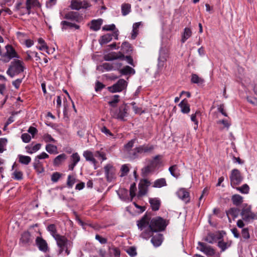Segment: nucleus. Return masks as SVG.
<instances>
[{"instance_id":"338daca9","label":"nucleus","mask_w":257,"mask_h":257,"mask_svg":"<svg viewBox=\"0 0 257 257\" xmlns=\"http://www.w3.org/2000/svg\"><path fill=\"white\" fill-rule=\"evenodd\" d=\"M120 170L121 172V176L122 177V176H125L129 172L128 166L126 164L123 165L121 167Z\"/></svg>"},{"instance_id":"37998d69","label":"nucleus","mask_w":257,"mask_h":257,"mask_svg":"<svg viewBox=\"0 0 257 257\" xmlns=\"http://www.w3.org/2000/svg\"><path fill=\"white\" fill-rule=\"evenodd\" d=\"M18 158L19 162L22 164L28 165L31 161V158L29 156L19 155Z\"/></svg>"},{"instance_id":"c9c22d12","label":"nucleus","mask_w":257,"mask_h":257,"mask_svg":"<svg viewBox=\"0 0 257 257\" xmlns=\"http://www.w3.org/2000/svg\"><path fill=\"white\" fill-rule=\"evenodd\" d=\"M191 81L192 83L197 84L199 85H202L204 83V79L199 77V76L196 74H192Z\"/></svg>"},{"instance_id":"a19ab883","label":"nucleus","mask_w":257,"mask_h":257,"mask_svg":"<svg viewBox=\"0 0 257 257\" xmlns=\"http://www.w3.org/2000/svg\"><path fill=\"white\" fill-rule=\"evenodd\" d=\"M121 52L123 54V53H128L132 51L131 44L127 42H124L122 43L121 46Z\"/></svg>"},{"instance_id":"6e6552de","label":"nucleus","mask_w":257,"mask_h":257,"mask_svg":"<svg viewBox=\"0 0 257 257\" xmlns=\"http://www.w3.org/2000/svg\"><path fill=\"white\" fill-rule=\"evenodd\" d=\"M160 156H156L152 160L147 161V165L142 169L144 174H147L153 171L160 163Z\"/></svg>"},{"instance_id":"412c9836","label":"nucleus","mask_w":257,"mask_h":257,"mask_svg":"<svg viewBox=\"0 0 257 257\" xmlns=\"http://www.w3.org/2000/svg\"><path fill=\"white\" fill-rule=\"evenodd\" d=\"M71 162L68 166L70 170H73L75 166L80 160V157L77 153H74L70 157Z\"/></svg>"},{"instance_id":"69168bd1","label":"nucleus","mask_w":257,"mask_h":257,"mask_svg":"<svg viewBox=\"0 0 257 257\" xmlns=\"http://www.w3.org/2000/svg\"><path fill=\"white\" fill-rule=\"evenodd\" d=\"M22 141L26 143H29L31 140V137L27 133L23 134L21 136Z\"/></svg>"},{"instance_id":"3c124183","label":"nucleus","mask_w":257,"mask_h":257,"mask_svg":"<svg viewBox=\"0 0 257 257\" xmlns=\"http://www.w3.org/2000/svg\"><path fill=\"white\" fill-rule=\"evenodd\" d=\"M119 96L118 95H114L113 96L112 99L108 102V104L112 107H115L119 101Z\"/></svg>"},{"instance_id":"20e7f679","label":"nucleus","mask_w":257,"mask_h":257,"mask_svg":"<svg viewBox=\"0 0 257 257\" xmlns=\"http://www.w3.org/2000/svg\"><path fill=\"white\" fill-rule=\"evenodd\" d=\"M153 149L154 147L152 145H144L140 146L131 151L130 153V157L135 159L138 157L139 154L150 152Z\"/></svg>"},{"instance_id":"f3484780","label":"nucleus","mask_w":257,"mask_h":257,"mask_svg":"<svg viewBox=\"0 0 257 257\" xmlns=\"http://www.w3.org/2000/svg\"><path fill=\"white\" fill-rule=\"evenodd\" d=\"M199 246L197 248L204 252L207 255H212L214 253V250L210 246L206 245L205 243L201 242H198Z\"/></svg>"},{"instance_id":"c03bdc74","label":"nucleus","mask_w":257,"mask_h":257,"mask_svg":"<svg viewBox=\"0 0 257 257\" xmlns=\"http://www.w3.org/2000/svg\"><path fill=\"white\" fill-rule=\"evenodd\" d=\"M167 185L165 179L161 178L157 179L154 182L153 187L156 188H161Z\"/></svg>"},{"instance_id":"4c0bfd02","label":"nucleus","mask_w":257,"mask_h":257,"mask_svg":"<svg viewBox=\"0 0 257 257\" xmlns=\"http://www.w3.org/2000/svg\"><path fill=\"white\" fill-rule=\"evenodd\" d=\"M33 166L38 173H41L44 171V169L42 163L40 161H38L37 159H35Z\"/></svg>"},{"instance_id":"e2e57ef3","label":"nucleus","mask_w":257,"mask_h":257,"mask_svg":"<svg viewBox=\"0 0 257 257\" xmlns=\"http://www.w3.org/2000/svg\"><path fill=\"white\" fill-rule=\"evenodd\" d=\"M101 67L106 71H111L113 70L114 67L113 65L111 63H104L101 65Z\"/></svg>"},{"instance_id":"6ab92c4d","label":"nucleus","mask_w":257,"mask_h":257,"mask_svg":"<svg viewBox=\"0 0 257 257\" xmlns=\"http://www.w3.org/2000/svg\"><path fill=\"white\" fill-rule=\"evenodd\" d=\"M124 57V54L119 52L118 53L112 52L105 55L104 57V59L105 61H113L116 59H122Z\"/></svg>"},{"instance_id":"2f4dec72","label":"nucleus","mask_w":257,"mask_h":257,"mask_svg":"<svg viewBox=\"0 0 257 257\" xmlns=\"http://www.w3.org/2000/svg\"><path fill=\"white\" fill-rule=\"evenodd\" d=\"M67 159L66 154L63 153L57 156L54 160L53 165L55 166H60Z\"/></svg>"},{"instance_id":"72a5a7b5","label":"nucleus","mask_w":257,"mask_h":257,"mask_svg":"<svg viewBox=\"0 0 257 257\" xmlns=\"http://www.w3.org/2000/svg\"><path fill=\"white\" fill-rule=\"evenodd\" d=\"M41 147V144H37L32 146V145H28L25 147L27 152L30 154H32L38 151H39Z\"/></svg>"},{"instance_id":"9d476101","label":"nucleus","mask_w":257,"mask_h":257,"mask_svg":"<svg viewBox=\"0 0 257 257\" xmlns=\"http://www.w3.org/2000/svg\"><path fill=\"white\" fill-rule=\"evenodd\" d=\"M110 114L115 118L124 120V118L126 116L127 109L124 106H121L118 109H111Z\"/></svg>"},{"instance_id":"09e8293b","label":"nucleus","mask_w":257,"mask_h":257,"mask_svg":"<svg viewBox=\"0 0 257 257\" xmlns=\"http://www.w3.org/2000/svg\"><path fill=\"white\" fill-rule=\"evenodd\" d=\"M38 43L40 44V46L38 47L39 49L42 51H46L47 53H48L47 51L48 47L42 38L38 39Z\"/></svg>"},{"instance_id":"4d7b16f0","label":"nucleus","mask_w":257,"mask_h":257,"mask_svg":"<svg viewBox=\"0 0 257 257\" xmlns=\"http://www.w3.org/2000/svg\"><path fill=\"white\" fill-rule=\"evenodd\" d=\"M62 174L59 172H56L51 175V180L53 182H57L61 178Z\"/></svg>"},{"instance_id":"393cba45","label":"nucleus","mask_w":257,"mask_h":257,"mask_svg":"<svg viewBox=\"0 0 257 257\" xmlns=\"http://www.w3.org/2000/svg\"><path fill=\"white\" fill-rule=\"evenodd\" d=\"M117 194L119 196V198L123 201L130 202L132 200H131V196H128V191L126 189L120 188L117 191Z\"/></svg>"},{"instance_id":"7ed1b4c3","label":"nucleus","mask_w":257,"mask_h":257,"mask_svg":"<svg viewBox=\"0 0 257 257\" xmlns=\"http://www.w3.org/2000/svg\"><path fill=\"white\" fill-rule=\"evenodd\" d=\"M240 215L242 219L246 222L257 219V215L251 211V206L247 204L243 205Z\"/></svg>"},{"instance_id":"f03ea898","label":"nucleus","mask_w":257,"mask_h":257,"mask_svg":"<svg viewBox=\"0 0 257 257\" xmlns=\"http://www.w3.org/2000/svg\"><path fill=\"white\" fill-rule=\"evenodd\" d=\"M25 67L23 61L16 60L13 61L9 66L7 74L11 77H14L16 75H18L24 71Z\"/></svg>"},{"instance_id":"dca6fc26","label":"nucleus","mask_w":257,"mask_h":257,"mask_svg":"<svg viewBox=\"0 0 257 257\" xmlns=\"http://www.w3.org/2000/svg\"><path fill=\"white\" fill-rule=\"evenodd\" d=\"M26 9L28 14H30L31 10L34 8H39L41 7V4L39 0H26Z\"/></svg>"},{"instance_id":"0eeeda50","label":"nucleus","mask_w":257,"mask_h":257,"mask_svg":"<svg viewBox=\"0 0 257 257\" xmlns=\"http://www.w3.org/2000/svg\"><path fill=\"white\" fill-rule=\"evenodd\" d=\"M127 85V83L124 79H120L116 83L108 87V89L111 93L119 92L125 89Z\"/></svg>"},{"instance_id":"052dcab7","label":"nucleus","mask_w":257,"mask_h":257,"mask_svg":"<svg viewBox=\"0 0 257 257\" xmlns=\"http://www.w3.org/2000/svg\"><path fill=\"white\" fill-rule=\"evenodd\" d=\"M135 140H132L130 141H129L125 146L124 148L125 149L129 152V153L131 152L132 150L131 149L134 146V143H135Z\"/></svg>"},{"instance_id":"bf43d9fd","label":"nucleus","mask_w":257,"mask_h":257,"mask_svg":"<svg viewBox=\"0 0 257 257\" xmlns=\"http://www.w3.org/2000/svg\"><path fill=\"white\" fill-rule=\"evenodd\" d=\"M13 178L18 180H22L23 179L22 172L19 171H15L13 173Z\"/></svg>"},{"instance_id":"5701e85b","label":"nucleus","mask_w":257,"mask_h":257,"mask_svg":"<svg viewBox=\"0 0 257 257\" xmlns=\"http://www.w3.org/2000/svg\"><path fill=\"white\" fill-rule=\"evenodd\" d=\"M47 230L56 241L64 236L57 233L56 227L53 224L48 225L47 227Z\"/></svg>"},{"instance_id":"864d4df0","label":"nucleus","mask_w":257,"mask_h":257,"mask_svg":"<svg viewBox=\"0 0 257 257\" xmlns=\"http://www.w3.org/2000/svg\"><path fill=\"white\" fill-rule=\"evenodd\" d=\"M200 114V111H197L195 113L192 114L191 115V120L194 122L195 126L194 129L196 130L198 128V121L196 119V116Z\"/></svg>"},{"instance_id":"4be33fe9","label":"nucleus","mask_w":257,"mask_h":257,"mask_svg":"<svg viewBox=\"0 0 257 257\" xmlns=\"http://www.w3.org/2000/svg\"><path fill=\"white\" fill-rule=\"evenodd\" d=\"M222 235L219 233H210L205 238V240L210 243H213L221 239Z\"/></svg>"},{"instance_id":"58836bf2","label":"nucleus","mask_w":257,"mask_h":257,"mask_svg":"<svg viewBox=\"0 0 257 257\" xmlns=\"http://www.w3.org/2000/svg\"><path fill=\"white\" fill-rule=\"evenodd\" d=\"M231 201L234 205L239 206L243 202V197L240 195L235 194L232 196Z\"/></svg>"},{"instance_id":"f257e3e1","label":"nucleus","mask_w":257,"mask_h":257,"mask_svg":"<svg viewBox=\"0 0 257 257\" xmlns=\"http://www.w3.org/2000/svg\"><path fill=\"white\" fill-rule=\"evenodd\" d=\"M56 241L58 247V255L66 254L69 255L70 254L71 248L73 246V242L69 240L65 236H63Z\"/></svg>"},{"instance_id":"13d9d810","label":"nucleus","mask_w":257,"mask_h":257,"mask_svg":"<svg viewBox=\"0 0 257 257\" xmlns=\"http://www.w3.org/2000/svg\"><path fill=\"white\" fill-rule=\"evenodd\" d=\"M76 182V179L74 177L69 175L67 178V185L69 188H72Z\"/></svg>"},{"instance_id":"7c9ffc66","label":"nucleus","mask_w":257,"mask_h":257,"mask_svg":"<svg viewBox=\"0 0 257 257\" xmlns=\"http://www.w3.org/2000/svg\"><path fill=\"white\" fill-rule=\"evenodd\" d=\"M149 203L151 204V206L153 210L157 211L159 209L161 202L159 199L156 198H150L149 199Z\"/></svg>"},{"instance_id":"473e14b6","label":"nucleus","mask_w":257,"mask_h":257,"mask_svg":"<svg viewBox=\"0 0 257 257\" xmlns=\"http://www.w3.org/2000/svg\"><path fill=\"white\" fill-rule=\"evenodd\" d=\"M142 231L143 232L141 234V236L146 239H149L153 235V232H155L151 226Z\"/></svg>"},{"instance_id":"4468645a","label":"nucleus","mask_w":257,"mask_h":257,"mask_svg":"<svg viewBox=\"0 0 257 257\" xmlns=\"http://www.w3.org/2000/svg\"><path fill=\"white\" fill-rule=\"evenodd\" d=\"M64 18L75 22H79L82 20V17L78 12L73 11L66 13Z\"/></svg>"},{"instance_id":"680f3d73","label":"nucleus","mask_w":257,"mask_h":257,"mask_svg":"<svg viewBox=\"0 0 257 257\" xmlns=\"http://www.w3.org/2000/svg\"><path fill=\"white\" fill-rule=\"evenodd\" d=\"M43 139L46 143L55 142V140L48 134H44L43 136Z\"/></svg>"},{"instance_id":"6e6d98bb","label":"nucleus","mask_w":257,"mask_h":257,"mask_svg":"<svg viewBox=\"0 0 257 257\" xmlns=\"http://www.w3.org/2000/svg\"><path fill=\"white\" fill-rule=\"evenodd\" d=\"M102 149L100 151H97L95 152L94 156L96 157H98L101 159L102 161H105L107 159L106 157V154L104 152L101 151Z\"/></svg>"},{"instance_id":"5fc2aeb1","label":"nucleus","mask_w":257,"mask_h":257,"mask_svg":"<svg viewBox=\"0 0 257 257\" xmlns=\"http://www.w3.org/2000/svg\"><path fill=\"white\" fill-rule=\"evenodd\" d=\"M136 185L135 183L131 184L130 188V196L131 200H133V198L136 196Z\"/></svg>"},{"instance_id":"774afa93","label":"nucleus","mask_w":257,"mask_h":257,"mask_svg":"<svg viewBox=\"0 0 257 257\" xmlns=\"http://www.w3.org/2000/svg\"><path fill=\"white\" fill-rule=\"evenodd\" d=\"M126 252L131 256H135L137 254L136 248L132 246L126 250Z\"/></svg>"},{"instance_id":"49530a36","label":"nucleus","mask_w":257,"mask_h":257,"mask_svg":"<svg viewBox=\"0 0 257 257\" xmlns=\"http://www.w3.org/2000/svg\"><path fill=\"white\" fill-rule=\"evenodd\" d=\"M131 6L129 4H123L121 5V13L123 16H126L131 12Z\"/></svg>"},{"instance_id":"cd10ccee","label":"nucleus","mask_w":257,"mask_h":257,"mask_svg":"<svg viewBox=\"0 0 257 257\" xmlns=\"http://www.w3.org/2000/svg\"><path fill=\"white\" fill-rule=\"evenodd\" d=\"M169 171L171 175L174 178L178 179L181 175L180 170L177 165H174L169 168Z\"/></svg>"},{"instance_id":"e433bc0d","label":"nucleus","mask_w":257,"mask_h":257,"mask_svg":"<svg viewBox=\"0 0 257 257\" xmlns=\"http://www.w3.org/2000/svg\"><path fill=\"white\" fill-rule=\"evenodd\" d=\"M86 123L84 122H80L78 123V130L77 131V135L81 138L84 136L85 133Z\"/></svg>"},{"instance_id":"b1692460","label":"nucleus","mask_w":257,"mask_h":257,"mask_svg":"<svg viewBox=\"0 0 257 257\" xmlns=\"http://www.w3.org/2000/svg\"><path fill=\"white\" fill-rule=\"evenodd\" d=\"M178 197L186 203L189 201V193L184 188L179 189L177 192Z\"/></svg>"},{"instance_id":"603ef678","label":"nucleus","mask_w":257,"mask_h":257,"mask_svg":"<svg viewBox=\"0 0 257 257\" xmlns=\"http://www.w3.org/2000/svg\"><path fill=\"white\" fill-rule=\"evenodd\" d=\"M236 190L239 191L240 193L243 194H247L249 192V188L247 184H244L239 187H236Z\"/></svg>"},{"instance_id":"de8ad7c7","label":"nucleus","mask_w":257,"mask_h":257,"mask_svg":"<svg viewBox=\"0 0 257 257\" xmlns=\"http://www.w3.org/2000/svg\"><path fill=\"white\" fill-rule=\"evenodd\" d=\"M46 150L50 154H57V146L52 145V144H48L46 146Z\"/></svg>"},{"instance_id":"bb28decb","label":"nucleus","mask_w":257,"mask_h":257,"mask_svg":"<svg viewBox=\"0 0 257 257\" xmlns=\"http://www.w3.org/2000/svg\"><path fill=\"white\" fill-rule=\"evenodd\" d=\"M102 22L103 21L101 19L92 20L91 21L90 29L94 31L99 30L102 24Z\"/></svg>"},{"instance_id":"f8f14e48","label":"nucleus","mask_w":257,"mask_h":257,"mask_svg":"<svg viewBox=\"0 0 257 257\" xmlns=\"http://www.w3.org/2000/svg\"><path fill=\"white\" fill-rule=\"evenodd\" d=\"M90 7L86 1L72 0L70 7L72 10H79L81 9H87Z\"/></svg>"},{"instance_id":"2eb2a0df","label":"nucleus","mask_w":257,"mask_h":257,"mask_svg":"<svg viewBox=\"0 0 257 257\" xmlns=\"http://www.w3.org/2000/svg\"><path fill=\"white\" fill-rule=\"evenodd\" d=\"M138 228L141 230L147 229L151 226V221L149 217L147 215L144 216L141 219L137 222Z\"/></svg>"},{"instance_id":"1a4fd4ad","label":"nucleus","mask_w":257,"mask_h":257,"mask_svg":"<svg viewBox=\"0 0 257 257\" xmlns=\"http://www.w3.org/2000/svg\"><path fill=\"white\" fill-rule=\"evenodd\" d=\"M230 184L232 187L239 185L243 180L240 171L236 169H233L230 175Z\"/></svg>"},{"instance_id":"c756f323","label":"nucleus","mask_w":257,"mask_h":257,"mask_svg":"<svg viewBox=\"0 0 257 257\" xmlns=\"http://www.w3.org/2000/svg\"><path fill=\"white\" fill-rule=\"evenodd\" d=\"M179 106L181 108V110L182 113H188L189 112L190 110V105L186 99H184L182 100L179 103Z\"/></svg>"},{"instance_id":"0e129e2a","label":"nucleus","mask_w":257,"mask_h":257,"mask_svg":"<svg viewBox=\"0 0 257 257\" xmlns=\"http://www.w3.org/2000/svg\"><path fill=\"white\" fill-rule=\"evenodd\" d=\"M7 143V140L5 138L0 139V153H3L5 149L4 148Z\"/></svg>"},{"instance_id":"a18cd8bd","label":"nucleus","mask_w":257,"mask_h":257,"mask_svg":"<svg viewBox=\"0 0 257 257\" xmlns=\"http://www.w3.org/2000/svg\"><path fill=\"white\" fill-rule=\"evenodd\" d=\"M119 71L122 75L134 74L135 72V70L128 66H125L122 69H120Z\"/></svg>"},{"instance_id":"f704fd0d","label":"nucleus","mask_w":257,"mask_h":257,"mask_svg":"<svg viewBox=\"0 0 257 257\" xmlns=\"http://www.w3.org/2000/svg\"><path fill=\"white\" fill-rule=\"evenodd\" d=\"M192 35L191 30L189 28H185L184 29L183 33L182 35L181 42L184 43Z\"/></svg>"},{"instance_id":"39448f33","label":"nucleus","mask_w":257,"mask_h":257,"mask_svg":"<svg viewBox=\"0 0 257 257\" xmlns=\"http://www.w3.org/2000/svg\"><path fill=\"white\" fill-rule=\"evenodd\" d=\"M167 225L166 221L160 217L154 218L151 221V226L155 232L164 230Z\"/></svg>"},{"instance_id":"79ce46f5","label":"nucleus","mask_w":257,"mask_h":257,"mask_svg":"<svg viewBox=\"0 0 257 257\" xmlns=\"http://www.w3.org/2000/svg\"><path fill=\"white\" fill-rule=\"evenodd\" d=\"M112 39V36L111 34H107L104 35L100 38L99 40V43L100 45H103L104 44L108 43Z\"/></svg>"},{"instance_id":"c85d7f7f","label":"nucleus","mask_w":257,"mask_h":257,"mask_svg":"<svg viewBox=\"0 0 257 257\" xmlns=\"http://www.w3.org/2000/svg\"><path fill=\"white\" fill-rule=\"evenodd\" d=\"M163 239V235L161 234L158 233L153 236L151 239V242L155 246L158 247L162 244Z\"/></svg>"},{"instance_id":"aec40b11","label":"nucleus","mask_w":257,"mask_h":257,"mask_svg":"<svg viewBox=\"0 0 257 257\" xmlns=\"http://www.w3.org/2000/svg\"><path fill=\"white\" fill-rule=\"evenodd\" d=\"M36 242L40 250L46 252L48 250V244L46 241L42 237H38L36 239Z\"/></svg>"},{"instance_id":"a211bd4d","label":"nucleus","mask_w":257,"mask_h":257,"mask_svg":"<svg viewBox=\"0 0 257 257\" xmlns=\"http://www.w3.org/2000/svg\"><path fill=\"white\" fill-rule=\"evenodd\" d=\"M32 242L31 234L29 232L25 231L22 233L20 240V244L22 246H27Z\"/></svg>"},{"instance_id":"9b49d317","label":"nucleus","mask_w":257,"mask_h":257,"mask_svg":"<svg viewBox=\"0 0 257 257\" xmlns=\"http://www.w3.org/2000/svg\"><path fill=\"white\" fill-rule=\"evenodd\" d=\"M103 169L105 177L108 182H111L116 178V169L112 164L106 165Z\"/></svg>"},{"instance_id":"ddd939ff","label":"nucleus","mask_w":257,"mask_h":257,"mask_svg":"<svg viewBox=\"0 0 257 257\" xmlns=\"http://www.w3.org/2000/svg\"><path fill=\"white\" fill-rule=\"evenodd\" d=\"M150 182L147 179L141 180L139 185V196H143L146 195L148 191V187L150 185Z\"/></svg>"},{"instance_id":"ea45409f","label":"nucleus","mask_w":257,"mask_h":257,"mask_svg":"<svg viewBox=\"0 0 257 257\" xmlns=\"http://www.w3.org/2000/svg\"><path fill=\"white\" fill-rule=\"evenodd\" d=\"M239 212V210L237 208H231L229 209L227 212L226 214L228 217V219H229V216H231L233 217V218H236ZM230 220V219H229ZM230 222L231 221L229 220Z\"/></svg>"},{"instance_id":"a878e982","label":"nucleus","mask_w":257,"mask_h":257,"mask_svg":"<svg viewBox=\"0 0 257 257\" xmlns=\"http://www.w3.org/2000/svg\"><path fill=\"white\" fill-rule=\"evenodd\" d=\"M83 156L87 161L91 163L95 166L96 165L97 161L94 158V155L92 152L85 151L83 152Z\"/></svg>"},{"instance_id":"423d86ee","label":"nucleus","mask_w":257,"mask_h":257,"mask_svg":"<svg viewBox=\"0 0 257 257\" xmlns=\"http://www.w3.org/2000/svg\"><path fill=\"white\" fill-rule=\"evenodd\" d=\"M5 48L6 52L2 55L1 60L5 63H7L13 58H18L16 51L11 45H7L6 46Z\"/></svg>"},{"instance_id":"8fccbe9b","label":"nucleus","mask_w":257,"mask_h":257,"mask_svg":"<svg viewBox=\"0 0 257 257\" xmlns=\"http://www.w3.org/2000/svg\"><path fill=\"white\" fill-rule=\"evenodd\" d=\"M218 246L219 248L221 249L222 251H224L226 248H227L230 245V243L225 242L221 239L218 240Z\"/></svg>"}]
</instances>
